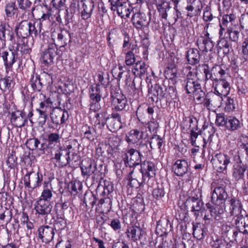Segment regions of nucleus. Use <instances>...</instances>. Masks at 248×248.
<instances>
[{
    "label": "nucleus",
    "instance_id": "1",
    "mask_svg": "<svg viewBox=\"0 0 248 248\" xmlns=\"http://www.w3.org/2000/svg\"><path fill=\"white\" fill-rule=\"evenodd\" d=\"M81 174L83 177L88 178L91 175L93 179L102 178L103 172L97 168L96 163L93 160L90 158L85 159L80 166Z\"/></svg>",
    "mask_w": 248,
    "mask_h": 248
},
{
    "label": "nucleus",
    "instance_id": "2",
    "mask_svg": "<svg viewBox=\"0 0 248 248\" xmlns=\"http://www.w3.org/2000/svg\"><path fill=\"white\" fill-rule=\"evenodd\" d=\"M217 184L214 182L211 184V189H213L211 196V202L206 204V207L209 213L204 216L205 220H211L216 222L217 217V193H216Z\"/></svg>",
    "mask_w": 248,
    "mask_h": 248
},
{
    "label": "nucleus",
    "instance_id": "3",
    "mask_svg": "<svg viewBox=\"0 0 248 248\" xmlns=\"http://www.w3.org/2000/svg\"><path fill=\"white\" fill-rule=\"evenodd\" d=\"M122 159L126 167H134L141 162V156L134 148H129L122 152Z\"/></svg>",
    "mask_w": 248,
    "mask_h": 248
},
{
    "label": "nucleus",
    "instance_id": "4",
    "mask_svg": "<svg viewBox=\"0 0 248 248\" xmlns=\"http://www.w3.org/2000/svg\"><path fill=\"white\" fill-rule=\"evenodd\" d=\"M218 126L224 129L234 131L240 126L239 121L235 117H226L224 114H218Z\"/></svg>",
    "mask_w": 248,
    "mask_h": 248
},
{
    "label": "nucleus",
    "instance_id": "5",
    "mask_svg": "<svg viewBox=\"0 0 248 248\" xmlns=\"http://www.w3.org/2000/svg\"><path fill=\"white\" fill-rule=\"evenodd\" d=\"M51 36L60 47L65 46L71 42V34L65 29L57 28L52 32Z\"/></svg>",
    "mask_w": 248,
    "mask_h": 248
},
{
    "label": "nucleus",
    "instance_id": "6",
    "mask_svg": "<svg viewBox=\"0 0 248 248\" xmlns=\"http://www.w3.org/2000/svg\"><path fill=\"white\" fill-rule=\"evenodd\" d=\"M42 181L43 175L39 172H28L24 177L25 186L32 189L40 186Z\"/></svg>",
    "mask_w": 248,
    "mask_h": 248
},
{
    "label": "nucleus",
    "instance_id": "7",
    "mask_svg": "<svg viewBox=\"0 0 248 248\" xmlns=\"http://www.w3.org/2000/svg\"><path fill=\"white\" fill-rule=\"evenodd\" d=\"M102 90L99 83L96 84L95 86H92L90 91V98L91 99L90 109L94 112L100 108L99 104L102 96Z\"/></svg>",
    "mask_w": 248,
    "mask_h": 248
},
{
    "label": "nucleus",
    "instance_id": "8",
    "mask_svg": "<svg viewBox=\"0 0 248 248\" xmlns=\"http://www.w3.org/2000/svg\"><path fill=\"white\" fill-rule=\"evenodd\" d=\"M197 45L199 49L202 50L203 52H210L208 55L209 59L211 62H214V60L215 59L217 54L215 51L214 44L211 40L206 39L205 38L201 37L197 40Z\"/></svg>",
    "mask_w": 248,
    "mask_h": 248
},
{
    "label": "nucleus",
    "instance_id": "9",
    "mask_svg": "<svg viewBox=\"0 0 248 248\" xmlns=\"http://www.w3.org/2000/svg\"><path fill=\"white\" fill-rule=\"evenodd\" d=\"M185 207L187 211L194 212V216L197 217L199 216L198 212L202 210L203 203L200 198L197 195L196 197L192 196L187 198L185 201Z\"/></svg>",
    "mask_w": 248,
    "mask_h": 248
},
{
    "label": "nucleus",
    "instance_id": "10",
    "mask_svg": "<svg viewBox=\"0 0 248 248\" xmlns=\"http://www.w3.org/2000/svg\"><path fill=\"white\" fill-rule=\"evenodd\" d=\"M57 55V47L56 44L51 43L47 48L41 53V61L45 66H48L53 63V59Z\"/></svg>",
    "mask_w": 248,
    "mask_h": 248
},
{
    "label": "nucleus",
    "instance_id": "11",
    "mask_svg": "<svg viewBox=\"0 0 248 248\" xmlns=\"http://www.w3.org/2000/svg\"><path fill=\"white\" fill-rule=\"evenodd\" d=\"M139 176L143 177V182L149 181L150 178L155 175V164L149 161H144L141 163V169L139 171Z\"/></svg>",
    "mask_w": 248,
    "mask_h": 248
},
{
    "label": "nucleus",
    "instance_id": "12",
    "mask_svg": "<svg viewBox=\"0 0 248 248\" xmlns=\"http://www.w3.org/2000/svg\"><path fill=\"white\" fill-rule=\"evenodd\" d=\"M11 53L9 54L8 51L4 49L0 48V57H1L4 62L6 72L12 70L13 64L16 62L18 57L15 54L10 47H9Z\"/></svg>",
    "mask_w": 248,
    "mask_h": 248
},
{
    "label": "nucleus",
    "instance_id": "13",
    "mask_svg": "<svg viewBox=\"0 0 248 248\" xmlns=\"http://www.w3.org/2000/svg\"><path fill=\"white\" fill-rule=\"evenodd\" d=\"M133 26L138 30L148 27L150 22V17L144 13L137 12L133 14L132 19Z\"/></svg>",
    "mask_w": 248,
    "mask_h": 248
},
{
    "label": "nucleus",
    "instance_id": "14",
    "mask_svg": "<svg viewBox=\"0 0 248 248\" xmlns=\"http://www.w3.org/2000/svg\"><path fill=\"white\" fill-rule=\"evenodd\" d=\"M50 116L52 122L55 124H64L69 118L68 112L60 107L52 109Z\"/></svg>",
    "mask_w": 248,
    "mask_h": 248
},
{
    "label": "nucleus",
    "instance_id": "15",
    "mask_svg": "<svg viewBox=\"0 0 248 248\" xmlns=\"http://www.w3.org/2000/svg\"><path fill=\"white\" fill-rule=\"evenodd\" d=\"M52 205L50 202L38 199L34 203V209L37 214L47 217L52 211Z\"/></svg>",
    "mask_w": 248,
    "mask_h": 248
},
{
    "label": "nucleus",
    "instance_id": "16",
    "mask_svg": "<svg viewBox=\"0 0 248 248\" xmlns=\"http://www.w3.org/2000/svg\"><path fill=\"white\" fill-rule=\"evenodd\" d=\"M217 64L215 63L212 68L209 70L208 66L206 64H203L204 73L206 80H210L212 82V90L215 94L217 92V70L216 68Z\"/></svg>",
    "mask_w": 248,
    "mask_h": 248
},
{
    "label": "nucleus",
    "instance_id": "17",
    "mask_svg": "<svg viewBox=\"0 0 248 248\" xmlns=\"http://www.w3.org/2000/svg\"><path fill=\"white\" fill-rule=\"evenodd\" d=\"M53 159L59 167H63L70 163V156L67 151L63 150V147H61L56 150Z\"/></svg>",
    "mask_w": 248,
    "mask_h": 248
},
{
    "label": "nucleus",
    "instance_id": "18",
    "mask_svg": "<svg viewBox=\"0 0 248 248\" xmlns=\"http://www.w3.org/2000/svg\"><path fill=\"white\" fill-rule=\"evenodd\" d=\"M106 124L108 128L112 132H115L123 127L121 117L117 113H113L107 117Z\"/></svg>",
    "mask_w": 248,
    "mask_h": 248
},
{
    "label": "nucleus",
    "instance_id": "19",
    "mask_svg": "<svg viewBox=\"0 0 248 248\" xmlns=\"http://www.w3.org/2000/svg\"><path fill=\"white\" fill-rule=\"evenodd\" d=\"M171 225L169 220L166 217H161L157 221L155 232L159 236L166 235L171 230Z\"/></svg>",
    "mask_w": 248,
    "mask_h": 248
},
{
    "label": "nucleus",
    "instance_id": "20",
    "mask_svg": "<svg viewBox=\"0 0 248 248\" xmlns=\"http://www.w3.org/2000/svg\"><path fill=\"white\" fill-rule=\"evenodd\" d=\"M185 89L187 93H193L201 87V85L197 80L196 76L189 71L187 75Z\"/></svg>",
    "mask_w": 248,
    "mask_h": 248
},
{
    "label": "nucleus",
    "instance_id": "21",
    "mask_svg": "<svg viewBox=\"0 0 248 248\" xmlns=\"http://www.w3.org/2000/svg\"><path fill=\"white\" fill-rule=\"evenodd\" d=\"M38 232L39 238L45 243L49 242L54 237V229L48 225L40 227Z\"/></svg>",
    "mask_w": 248,
    "mask_h": 248
},
{
    "label": "nucleus",
    "instance_id": "22",
    "mask_svg": "<svg viewBox=\"0 0 248 248\" xmlns=\"http://www.w3.org/2000/svg\"><path fill=\"white\" fill-rule=\"evenodd\" d=\"M12 45L10 47L13 51L17 55L19 58V52L22 54H27L30 52L31 49L28 45L25 44L22 39H18L16 41L15 39L13 41Z\"/></svg>",
    "mask_w": 248,
    "mask_h": 248
},
{
    "label": "nucleus",
    "instance_id": "23",
    "mask_svg": "<svg viewBox=\"0 0 248 248\" xmlns=\"http://www.w3.org/2000/svg\"><path fill=\"white\" fill-rule=\"evenodd\" d=\"M247 172L248 177V166L243 164L240 161L239 163L234 164L232 169V177L236 181L243 180L245 172Z\"/></svg>",
    "mask_w": 248,
    "mask_h": 248
},
{
    "label": "nucleus",
    "instance_id": "24",
    "mask_svg": "<svg viewBox=\"0 0 248 248\" xmlns=\"http://www.w3.org/2000/svg\"><path fill=\"white\" fill-rule=\"evenodd\" d=\"M189 165L185 159L177 160L172 166V171L178 176H182L186 174L188 170Z\"/></svg>",
    "mask_w": 248,
    "mask_h": 248
},
{
    "label": "nucleus",
    "instance_id": "25",
    "mask_svg": "<svg viewBox=\"0 0 248 248\" xmlns=\"http://www.w3.org/2000/svg\"><path fill=\"white\" fill-rule=\"evenodd\" d=\"M144 232L142 229L137 226L129 227L126 232L127 238L134 242H137V241L140 240Z\"/></svg>",
    "mask_w": 248,
    "mask_h": 248
},
{
    "label": "nucleus",
    "instance_id": "26",
    "mask_svg": "<svg viewBox=\"0 0 248 248\" xmlns=\"http://www.w3.org/2000/svg\"><path fill=\"white\" fill-rule=\"evenodd\" d=\"M133 173L134 169L129 172L127 176L126 180L127 181V186L132 188H137L141 186L142 184L148 183V182L143 181L142 177L141 179H139V177H140L139 172H137L136 174L134 175V177L133 176Z\"/></svg>",
    "mask_w": 248,
    "mask_h": 248
},
{
    "label": "nucleus",
    "instance_id": "27",
    "mask_svg": "<svg viewBox=\"0 0 248 248\" xmlns=\"http://www.w3.org/2000/svg\"><path fill=\"white\" fill-rule=\"evenodd\" d=\"M112 97H113L112 102L116 110L121 111L128 108L126 98L124 94L118 93L115 96Z\"/></svg>",
    "mask_w": 248,
    "mask_h": 248
},
{
    "label": "nucleus",
    "instance_id": "28",
    "mask_svg": "<svg viewBox=\"0 0 248 248\" xmlns=\"http://www.w3.org/2000/svg\"><path fill=\"white\" fill-rule=\"evenodd\" d=\"M30 22L27 20L22 21L15 29L17 36L24 39L30 35Z\"/></svg>",
    "mask_w": 248,
    "mask_h": 248
},
{
    "label": "nucleus",
    "instance_id": "29",
    "mask_svg": "<svg viewBox=\"0 0 248 248\" xmlns=\"http://www.w3.org/2000/svg\"><path fill=\"white\" fill-rule=\"evenodd\" d=\"M219 68L220 70L218 71V72L222 77V78L219 79V84L223 88V90L221 91V93H219L218 91V96H220V95L225 96L229 93L230 89L229 83L227 82L224 78H223V77L226 74V71L227 70V68L225 65L222 64L220 66Z\"/></svg>",
    "mask_w": 248,
    "mask_h": 248
},
{
    "label": "nucleus",
    "instance_id": "30",
    "mask_svg": "<svg viewBox=\"0 0 248 248\" xmlns=\"http://www.w3.org/2000/svg\"><path fill=\"white\" fill-rule=\"evenodd\" d=\"M218 215L223 214L225 211V202L228 195L223 187L218 186Z\"/></svg>",
    "mask_w": 248,
    "mask_h": 248
},
{
    "label": "nucleus",
    "instance_id": "31",
    "mask_svg": "<svg viewBox=\"0 0 248 248\" xmlns=\"http://www.w3.org/2000/svg\"><path fill=\"white\" fill-rule=\"evenodd\" d=\"M186 58L188 63L195 65L200 62L201 55L198 49L194 48H189L186 52Z\"/></svg>",
    "mask_w": 248,
    "mask_h": 248
},
{
    "label": "nucleus",
    "instance_id": "32",
    "mask_svg": "<svg viewBox=\"0 0 248 248\" xmlns=\"http://www.w3.org/2000/svg\"><path fill=\"white\" fill-rule=\"evenodd\" d=\"M215 132L216 129L212 123L204 127L203 130L202 131L204 143H209V145L212 146V137L214 136Z\"/></svg>",
    "mask_w": 248,
    "mask_h": 248
},
{
    "label": "nucleus",
    "instance_id": "33",
    "mask_svg": "<svg viewBox=\"0 0 248 248\" xmlns=\"http://www.w3.org/2000/svg\"><path fill=\"white\" fill-rule=\"evenodd\" d=\"M235 225L239 232L248 234V215L237 217L235 220Z\"/></svg>",
    "mask_w": 248,
    "mask_h": 248
},
{
    "label": "nucleus",
    "instance_id": "34",
    "mask_svg": "<svg viewBox=\"0 0 248 248\" xmlns=\"http://www.w3.org/2000/svg\"><path fill=\"white\" fill-rule=\"evenodd\" d=\"M142 138V132L138 129H132L126 135L125 140L128 144L137 143Z\"/></svg>",
    "mask_w": 248,
    "mask_h": 248
},
{
    "label": "nucleus",
    "instance_id": "35",
    "mask_svg": "<svg viewBox=\"0 0 248 248\" xmlns=\"http://www.w3.org/2000/svg\"><path fill=\"white\" fill-rule=\"evenodd\" d=\"M94 3L92 0H85L83 3V10L81 11V16L84 19L90 18L94 8Z\"/></svg>",
    "mask_w": 248,
    "mask_h": 248
},
{
    "label": "nucleus",
    "instance_id": "36",
    "mask_svg": "<svg viewBox=\"0 0 248 248\" xmlns=\"http://www.w3.org/2000/svg\"><path fill=\"white\" fill-rule=\"evenodd\" d=\"M166 90L167 86L164 83L161 84H156L155 85L153 90L151 89L150 92L151 94L153 93V95L156 97L157 99L161 100L163 98L166 97V95H167Z\"/></svg>",
    "mask_w": 248,
    "mask_h": 248
},
{
    "label": "nucleus",
    "instance_id": "37",
    "mask_svg": "<svg viewBox=\"0 0 248 248\" xmlns=\"http://www.w3.org/2000/svg\"><path fill=\"white\" fill-rule=\"evenodd\" d=\"M156 7L159 15L162 18L166 20L168 16L167 12L170 9V2L164 0H159L156 4Z\"/></svg>",
    "mask_w": 248,
    "mask_h": 248
},
{
    "label": "nucleus",
    "instance_id": "38",
    "mask_svg": "<svg viewBox=\"0 0 248 248\" xmlns=\"http://www.w3.org/2000/svg\"><path fill=\"white\" fill-rule=\"evenodd\" d=\"M236 16L233 14H226L223 16L221 21L220 22V30H219V35L221 37L223 36V34H226V31L228 29L227 28V25L229 23L227 20V18H229V21L232 22L235 19Z\"/></svg>",
    "mask_w": 248,
    "mask_h": 248
},
{
    "label": "nucleus",
    "instance_id": "39",
    "mask_svg": "<svg viewBox=\"0 0 248 248\" xmlns=\"http://www.w3.org/2000/svg\"><path fill=\"white\" fill-rule=\"evenodd\" d=\"M81 132L85 138L90 141H93L96 137L95 129L93 126L88 124H84L82 126Z\"/></svg>",
    "mask_w": 248,
    "mask_h": 248
},
{
    "label": "nucleus",
    "instance_id": "40",
    "mask_svg": "<svg viewBox=\"0 0 248 248\" xmlns=\"http://www.w3.org/2000/svg\"><path fill=\"white\" fill-rule=\"evenodd\" d=\"M107 115V112L104 111H101L95 114L94 118L95 119L94 125L100 129L103 128L107 124L108 117Z\"/></svg>",
    "mask_w": 248,
    "mask_h": 248
},
{
    "label": "nucleus",
    "instance_id": "41",
    "mask_svg": "<svg viewBox=\"0 0 248 248\" xmlns=\"http://www.w3.org/2000/svg\"><path fill=\"white\" fill-rule=\"evenodd\" d=\"M19 115L17 116L15 112H13L11 114V122L15 124L16 127H21L27 122V119L25 118L24 113L20 112Z\"/></svg>",
    "mask_w": 248,
    "mask_h": 248
},
{
    "label": "nucleus",
    "instance_id": "42",
    "mask_svg": "<svg viewBox=\"0 0 248 248\" xmlns=\"http://www.w3.org/2000/svg\"><path fill=\"white\" fill-rule=\"evenodd\" d=\"M21 225H26L27 229L26 231V236L30 237L32 234V230L34 228L33 223L29 220V216L27 213L23 212L21 217Z\"/></svg>",
    "mask_w": 248,
    "mask_h": 248
},
{
    "label": "nucleus",
    "instance_id": "43",
    "mask_svg": "<svg viewBox=\"0 0 248 248\" xmlns=\"http://www.w3.org/2000/svg\"><path fill=\"white\" fill-rule=\"evenodd\" d=\"M230 157L226 155L218 154V172L226 171Z\"/></svg>",
    "mask_w": 248,
    "mask_h": 248
},
{
    "label": "nucleus",
    "instance_id": "44",
    "mask_svg": "<svg viewBox=\"0 0 248 248\" xmlns=\"http://www.w3.org/2000/svg\"><path fill=\"white\" fill-rule=\"evenodd\" d=\"M131 11L130 5L125 2H123L118 7L117 14L122 17H129Z\"/></svg>",
    "mask_w": 248,
    "mask_h": 248
},
{
    "label": "nucleus",
    "instance_id": "45",
    "mask_svg": "<svg viewBox=\"0 0 248 248\" xmlns=\"http://www.w3.org/2000/svg\"><path fill=\"white\" fill-rule=\"evenodd\" d=\"M6 35L9 37V40L12 42L15 40L13 32L10 30L6 29L5 25H0V40L5 43Z\"/></svg>",
    "mask_w": 248,
    "mask_h": 248
},
{
    "label": "nucleus",
    "instance_id": "46",
    "mask_svg": "<svg viewBox=\"0 0 248 248\" xmlns=\"http://www.w3.org/2000/svg\"><path fill=\"white\" fill-rule=\"evenodd\" d=\"M230 207V213L232 216H239L241 214L242 205L239 201L232 199Z\"/></svg>",
    "mask_w": 248,
    "mask_h": 248
},
{
    "label": "nucleus",
    "instance_id": "47",
    "mask_svg": "<svg viewBox=\"0 0 248 248\" xmlns=\"http://www.w3.org/2000/svg\"><path fill=\"white\" fill-rule=\"evenodd\" d=\"M60 135L58 133H50L47 135L46 141L49 148H53L56 144L59 143Z\"/></svg>",
    "mask_w": 248,
    "mask_h": 248
},
{
    "label": "nucleus",
    "instance_id": "48",
    "mask_svg": "<svg viewBox=\"0 0 248 248\" xmlns=\"http://www.w3.org/2000/svg\"><path fill=\"white\" fill-rule=\"evenodd\" d=\"M5 12L7 17H12L17 15L18 8L15 2H10L6 3L5 6Z\"/></svg>",
    "mask_w": 248,
    "mask_h": 248
},
{
    "label": "nucleus",
    "instance_id": "49",
    "mask_svg": "<svg viewBox=\"0 0 248 248\" xmlns=\"http://www.w3.org/2000/svg\"><path fill=\"white\" fill-rule=\"evenodd\" d=\"M148 66L146 65L144 62L142 61H138L136 63L135 66L133 69L134 73L135 74L136 72L137 74L140 76H142L147 73V70Z\"/></svg>",
    "mask_w": 248,
    "mask_h": 248
},
{
    "label": "nucleus",
    "instance_id": "50",
    "mask_svg": "<svg viewBox=\"0 0 248 248\" xmlns=\"http://www.w3.org/2000/svg\"><path fill=\"white\" fill-rule=\"evenodd\" d=\"M163 142L162 138L157 135H155L150 139V147L152 149L157 148L160 151Z\"/></svg>",
    "mask_w": 248,
    "mask_h": 248
},
{
    "label": "nucleus",
    "instance_id": "51",
    "mask_svg": "<svg viewBox=\"0 0 248 248\" xmlns=\"http://www.w3.org/2000/svg\"><path fill=\"white\" fill-rule=\"evenodd\" d=\"M193 235L195 238L201 240L204 237V232L201 227L200 223H193Z\"/></svg>",
    "mask_w": 248,
    "mask_h": 248
},
{
    "label": "nucleus",
    "instance_id": "52",
    "mask_svg": "<svg viewBox=\"0 0 248 248\" xmlns=\"http://www.w3.org/2000/svg\"><path fill=\"white\" fill-rule=\"evenodd\" d=\"M41 28L42 23L40 22L37 21L34 22L33 24L30 22V29L29 31L31 32L30 35L36 37L40 34L41 31Z\"/></svg>",
    "mask_w": 248,
    "mask_h": 248
},
{
    "label": "nucleus",
    "instance_id": "53",
    "mask_svg": "<svg viewBox=\"0 0 248 248\" xmlns=\"http://www.w3.org/2000/svg\"><path fill=\"white\" fill-rule=\"evenodd\" d=\"M30 83L34 91L39 92L42 88V83L40 81V78L39 76L34 77V76L32 75Z\"/></svg>",
    "mask_w": 248,
    "mask_h": 248
},
{
    "label": "nucleus",
    "instance_id": "54",
    "mask_svg": "<svg viewBox=\"0 0 248 248\" xmlns=\"http://www.w3.org/2000/svg\"><path fill=\"white\" fill-rule=\"evenodd\" d=\"M68 189L73 195H76L82 188V184L78 181H72L68 184Z\"/></svg>",
    "mask_w": 248,
    "mask_h": 248
},
{
    "label": "nucleus",
    "instance_id": "55",
    "mask_svg": "<svg viewBox=\"0 0 248 248\" xmlns=\"http://www.w3.org/2000/svg\"><path fill=\"white\" fill-rule=\"evenodd\" d=\"M96 201V197L92 193H86L85 194L83 202L86 205V206L90 205L93 207L95 204Z\"/></svg>",
    "mask_w": 248,
    "mask_h": 248
},
{
    "label": "nucleus",
    "instance_id": "56",
    "mask_svg": "<svg viewBox=\"0 0 248 248\" xmlns=\"http://www.w3.org/2000/svg\"><path fill=\"white\" fill-rule=\"evenodd\" d=\"M67 226L66 221L62 217H57L54 221L53 229L56 231H59L64 229Z\"/></svg>",
    "mask_w": 248,
    "mask_h": 248
},
{
    "label": "nucleus",
    "instance_id": "57",
    "mask_svg": "<svg viewBox=\"0 0 248 248\" xmlns=\"http://www.w3.org/2000/svg\"><path fill=\"white\" fill-rule=\"evenodd\" d=\"M13 83L10 77H6L0 79V89L4 92L9 90Z\"/></svg>",
    "mask_w": 248,
    "mask_h": 248
},
{
    "label": "nucleus",
    "instance_id": "58",
    "mask_svg": "<svg viewBox=\"0 0 248 248\" xmlns=\"http://www.w3.org/2000/svg\"><path fill=\"white\" fill-rule=\"evenodd\" d=\"M221 99V105L218 107H223L224 105H225L224 108L225 109H230L231 108V105L233 103V100L232 99H230L225 96L220 95L218 96V100L220 101Z\"/></svg>",
    "mask_w": 248,
    "mask_h": 248
},
{
    "label": "nucleus",
    "instance_id": "59",
    "mask_svg": "<svg viewBox=\"0 0 248 248\" xmlns=\"http://www.w3.org/2000/svg\"><path fill=\"white\" fill-rule=\"evenodd\" d=\"M19 8L22 11L30 12V9L32 4L30 0H16Z\"/></svg>",
    "mask_w": 248,
    "mask_h": 248
},
{
    "label": "nucleus",
    "instance_id": "60",
    "mask_svg": "<svg viewBox=\"0 0 248 248\" xmlns=\"http://www.w3.org/2000/svg\"><path fill=\"white\" fill-rule=\"evenodd\" d=\"M186 10L187 11V16L190 17L198 16L201 12L199 7H194L192 4L187 5L186 7Z\"/></svg>",
    "mask_w": 248,
    "mask_h": 248
},
{
    "label": "nucleus",
    "instance_id": "61",
    "mask_svg": "<svg viewBox=\"0 0 248 248\" xmlns=\"http://www.w3.org/2000/svg\"><path fill=\"white\" fill-rule=\"evenodd\" d=\"M40 142L36 138H32L28 140L26 142L27 147L31 150H36Z\"/></svg>",
    "mask_w": 248,
    "mask_h": 248
},
{
    "label": "nucleus",
    "instance_id": "62",
    "mask_svg": "<svg viewBox=\"0 0 248 248\" xmlns=\"http://www.w3.org/2000/svg\"><path fill=\"white\" fill-rule=\"evenodd\" d=\"M165 192L162 186H158L153 191V196L156 200L161 199L165 195Z\"/></svg>",
    "mask_w": 248,
    "mask_h": 248
},
{
    "label": "nucleus",
    "instance_id": "63",
    "mask_svg": "<svg viewBox=\"0 0 248 248\" xmlns=\"http://www.w3.org/2000/svg\"><path fill=\"white\" fill-rule=\"evenodd\" d=\"M109 75L108 73L105 74H98V78L99 83L104 86L105 88H107L109 84Z\"/></svg>",
    "mask_w": 248,
    "mask_h": 248
},
{
    "label": "nucleus",
    "instance_id": "64",
    "mask_svg": "<svg viewBox=\"0 0 248 248\" xmlns=\"http://www.w3.org/2000/svg\"><path fill=\"white\" fill-rule=\"evenodd\" d=\"M52 197V193L51 190L49 188H45L43 190L41 197L39 199L50 202V199H51Z\"/></svg>",
    "mask_w": 248,
    "mask_h": 248
}]
</instances>
